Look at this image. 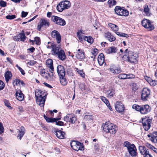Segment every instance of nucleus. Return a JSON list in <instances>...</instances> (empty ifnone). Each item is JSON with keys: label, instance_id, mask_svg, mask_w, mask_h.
I'll use <instances>...</instances> for the list:
<instances>
[{"label": "nucleus", "instance_id": "nucleus-41", "mask_svg": "<svg viewBox=\"0 0 157 157\" xmlns=\"http://www.w3.org/2000/svg\"><path fill=\"white\" fill-rule=\"evenodd\" d=\"M144 10L147 15L149 16L150 15L149 9L147 5H145L144 6Z\"/></svg>", "mask_w": 157, "mask_h": 157}, {"label": "nucleus", "instance_id": "nucleus-13", "mask_svg": "<svg viewBox=\"0 0 157 157\" xmlns=\"http://www.w3.org/2000/svg\"><path fill=\"white\" fill-rule=\"evenodd\" d=\"M150 95V90L147 88H143L141 94V99L143 101H146Z\"/></svg>", "mask_w": 157, "mask_h": 157}, {"label": "nucleus", "instance_id": "nucleus-12", "mask_svg": "<svg viewBox=\"0 0 157 157\" xmlns=\"http://www.w3.org/2000/svg\"><path fill=\"white\" fill-rule=\"evenodd\" d=\"M64 121L67 122H69L71 124H74L77 121L76 117L72 114H68L64 117Z\"/></svg>", "mask_w": 157, "mask_h": 157}, {"label": "nucleus", "instance_id": "nucleus-8", "mask_svg": "<svg viewBox=\"0 0 157 157\" xmlns=\"http://www.w3.org/2000/svg\"><path fill=\"white\" fill-rule=\"evenodd\" d=\"M114 11L118 15L127 16L129 15V12L127 10L123 9L120 6H116Z\"/></svg>", "mask_w": 157, "mask_h": 157}, {"label": "nucleus", "instance_id": "nucleus-62", "mask_svg": "<svg viewBox=\"0 0 157 157\" xmlns=\"http://www.w3.org/2000/svg\"><path fill=\"white\" fill-rule=\"evenodd\" d=\"M157 84V81L156 80H153L152 79L151 80L150 84L152 86H155Z\"/></svg>", "mask_w": 157, "mask_h": 157}, {"label": "nucleus", "instance_id": "nucleus-23", "mask_svg": "<svg viewBox=\"0 0 157 157\" xmlns=\"http://www.w3.org/2000/svg\"><path fill=\"white\" fill-rule=\"evenodd\" d=\"M78 52L76 55V57L79 59H82L85 58L84 52L81 49L78 50Z\"/></svg>", "mask_w": 157, "mask_h": 157}, {"label": "nucleus", "instance_id": "nucleus-54", "mask_svg": "<svg viewBox=\"0 0 157 157\" xmlns=\"http://www.w3.org/2000/svg\"><path fill=\"white\" fill-rule=\"evenodd\" d=\"M132 89L134 90H136L138 88V86L137 84L136 83H133L132 84Z\"/></svg>", "mask_w": 157, "mask_h": 157}, {"label": "nucleus", "instance_id": "nucleus-57", "mask_svg": "<svg viewBox=\"0 0 157 157\" xmlns=\"http://www.w3.org/2000/svg\"><path fill=\"white\" fill-rule=\"evenodd\" d=\"M4 131V129L2 124L0 122V134L2 133Z\"/></svg>", "mask_w": 157, "mask_h": 157}, {"label": "nucleus", "instance_id": "nucleus-56", "mask_svg": "<svg viewBox=\"0 0 157 157\" xmlns=\"http://www.w3.org/2000/svg\"><path fill=\"white\" fill-rule=\"evenodd\" d=\"M5 85L2 81L0 80V90H2L4 88Z\"/></svg>", "mask_w": 157, "mask_h": 157}, {"label": "nucleus", "instance_id": "nucleus-59", "mask_svg": "<svg viewBox=\"0 0 157 157\" xmlns=\"http://www.w3.org/2000/svg\"><path fill=\"white\" fill-rule=\"evenodd\" d=\"M6 3L3 1H1L0 2V6L2 7H5L6 6Z\"/></svg>", "mask_w": 157, "mask_h": 157}, {"label": "nucleus", "instance_id": "nucleus-14", "mask_svg": "<svg viewBox=\"0 0 157 157\" xmlns=\"http://www.w3.org/2000/svg\"><path fill=\"white\" fill-rule=\"evenodd\" d=\"M57 44L56 43H53L52 45V52L53 55L56 56V54L58 53L60 50V44Z\"/></svg>", "mask_w": 157, "mask_h": 157}, {"label": "nucleus", "instance_id": "nucleus-24", "mask_svg": "<svg viewBox=\"0 0 157 157\" xmlns=\"http://www.w3.org/2000/svg\"><path fill=\"white\" fill-rule=\"evenodd\" d=\"M25 128L23 126L21 127L20 129L18 135L17 136V138L21 140L22 137L25 134Z\"/></svg>", "mask_w": 157, "mask_h": 157}, {"label": "nucleus", "instance_id": "nucleus-4", "mask_svg": "<svg viewBox=\"0 0 157 157\" xmlns=\"http://www.w3.org/2000/svg\"><path fill=\"white\" fill-rule=\"evenodd\" d=\"M124 146L126 147L129 153L132 157H135L137 155L136 149L133 144H131L130 143L126 141L124 142Z\"/></svg>", "mask_w": 157, "mask_h": 157}, {"label": "nucleus", "instance_id": "nucleus-61", "mask_svg": "<svg viewBox=\"0 0 157 157\" xmlns=\"http://www.w3.org/2000/svg\"><path fill=\"white\" fill-rule=\"evenodd\" d=\"M115 68V73L116 74L120 73L121 72V70L120 68L116 67Z\"/></svg>", "mask_w": 157, "mask_h": 157}, {"label": "nucleus", "instance_id": "nucleus-7", "mask_svg": "<svg viewBox=\"0 0 157 157\" xmlns=\"http://www.w3.org/2000/svg\"><path fill=\"white\" fill-rule=\"evenodd\" d=\"M70 145L72 148L76 151L79 150L83 151L84 149L83 144L78 141L73 140L70 143Z\"/></svg>", "mask_w": 157, "mask_h": 157}, {"label": "nucleus", "instance_id": "nucleus-11", "mask_svg": "<svg viewBox=\"0 0 157 157\" xmlns=\"http://www.w3.org/2000/svg\"><path fill=\"white\" fill-rule=\"evenodd\" d=\"M142 24L143 26L149 30L151 31L154 28V26L151 24L149 20L147 19H144L142 21Z\"/></svg>", "mask_w": 157, "mask_h": 157}, {"label": "nucleus", "instance_id": "nucleus-6", "mask_svg": "<svg viewBox=\"0 0 157 157\" xmlns=\"http://www.w3.org/2000/svg\"><path fill=\"white\" fill-rule=\"evenodd\" d=\"M142 123L143 127L145 131H148L150 128L152 120L148 116L143 117L142 119Z\"/></svg>", "mask_w": 157, "mask_h": 157}, {"label": "nucleus", "instance_id": "nucleus-47", "mask_svg": "<svg viewBox=\"0 0 157 157\" xmlns=\"http://www.w3.org/2000/svg\"><path fill=\"white\" fill-rule=\"evenodd\" d=\"M56 119V118H52L48 117L46 120L48 122H54Z\"/></svg>", "mask_w": 157, "mask_h": 157}, {"label": "nucleus", "instance_id": "nucleus-33", "mask_svg": "<svg viewBox=\"0 0 157 157\" xmlns=\"http://www.w3.org/2000/svg\"><path fill=\"white\" fill-rule=\"evenodd\" d=\"M12 76V75L10 71H7L5 73V77L6 81L7 82H8Z\"/></svg>", "mask_w": 157, "mask_h": 157}, {"label": "nucleus", "instance_id": "nucleus-46", "mask_svg": "<svg viewBox=\"0 0 157 157\" xmlns=\"http://www.w3.org/2000/svg\"><path fill=\"white\" fill-rule=\"evenodd\" d=\"M92 119V116L91 115H85L84 117V119L85 121H90Z\"/></svg>", "mask_w": 157, "mask_h": 157}, {"label": "nucleus", "instance_id": "nucleus-22", "mask_svg": "<svg viewBox=\"0 0 157 157\" xmlns=\"http://www.w3.org/2000/svg\"><path fill=\"white\" fill-rule=\"evenodd\" d=\"M15 95L16 98L20 101H21L24 99V95L20 90H18L16 92Z\"/></svg>", "mask_w": 157, "mask_h": 157}, {"label": "nucleus", "instance_id": "nucleus-32", "mask_svg": "<svg viewBox=\"0 0 157 157\" xmlns=\"http://www.w3.org/2000/svg\"><path fill=\"white\" fill-rule=\"evenodd\" d=\"M139 150L140 153L143 155L146 153H147V151H148V149L146 148L145 147L141 146H139Z\"/></svg>", "mask_w": 157, "mask_h": 157}, {"label": "nucleus", "instance_id": "nucleus-21", "mask_svg": "<svg viewBox=\"0 0 157 157\" xmlns=\"http://www.w3.org/2000/svg\"><path fill=\"white\" fill-rule=\"evenodd\" d=\"M56 56H57L59 59L62 61L64 60L66 58L65 52L62 49L60 50Z\"/></svg>", "mask_w": 157, "mask_h": 157}, {"label": "nucleus", "instance_id": "nucleus-37", "mask_svg": "<svg viewBox=\"0 0 157 157\" xmlns=\"http://www.w3.org/2000/svg\"><path fill=\"white\" fill-rule=\"evenodd\" d=\"M65 76L61 77V76H59L60 81L61 84L63 86L66 85L67 84V81L66 79L64 78Z\"/></svg>", "mask_w": 157, "mask_h": 157}, {"label": "nucleus", "instance_id": "nucleus-63", "mask_svg": "<svg viewBox=\"0 0 157 157\" xmlns=\"http://www.w3.org/2000/svg\"><path fill=\"white\" fill-rule=\"evenodd\" d=\"M144 157H152V156L149 153V152L148 151L147 153H146L144 155Z\"/></svg>", "mask_w": 157, "mask_h": 157}, {"label": "nucleus", "instance_id": "nucleus-64", "mask_svg": "<svg viewBox=\"0 0 157 157\" xmlns=\"http://www.w3.org/2000/svg\"><path fill=\"white\" fill-rule=\"evenodd\" d=\"M145 78L147 80V81L150 84L151 80H152L151 78L146 76L145 77Z\"/></svg>", "mask_w": 157, "mask_h": 157}, {"label": "nucleus", "instance_id": "nucleus-44", "mask_svg": "<svg viewBox=\"0 0 157 157\" xmlns=\"http://www.w3.org/2000/svg\"><path fill=\"white\" fill-rule=\"evenodd\" d=\"M15 67L17 68L22 75H24L25 74L24 70L19 67L18 64H16Z\"/></svg>", "mask_w": 157, "mask_h": 157}, {"label": "nucleus", "instance_id": "nucleus-55", "mask_svg": "<svg viewBox=\"0 0 157 157\" xmlns=\"http://www.w3.org/2000/svg\"><path fill=\"white\" fill-rule=\"evenodd\" d=\"M34 41L35 42L36 44L37 45L40 44V37H35Z\"/></svg>", "mask_w": 157, "mask_h": 157}, {"label": "nucleus", "instance_id": "nucleus-16", "mask_svg": "<svg viewBox=\"0 0 157 157\" xmlns=\"http://www.w3.org/2000/svg\"><path fill=\"white\" fill-rule=\"evenodd\" d=\"M26 38L24 33H20L14 36L13 39L14 41L24 42Z\"/></svg>", "mask_w": 157, "mask_h": 157}, {"label": "nucleus", "instance_id": "nucleus-38", "mask_svg": "<svg viewBox=\"0 0 157 157\" xmlns=\"http://www.w3.org/2000/svg\"><path fill=\"white\" fill-rule=\"evenodd\" d=\"M117 50L116 48L112 46L110 47L108 49V53H115L117 52Z\"/></svg>", "mask_w": 157, "mask_h": 157}, {"label": "nucleus", "instance_id": "nucleus-50", "mask_svg": "<svg viewBox=\"0 0 157 157\" xmlns=\"http://www.w3.org/2000/svg\"><path fill=\"white\" fill-rule=\"evenodd\" d=\"M126 77H127L126 79L133 78L135 77L134 75L132 74H126Z\"/></svg>", "mask_w": 157, "mask_h": 157}, {"label": "nucleus", "instance_id": "nucleus-15", "mask_svg": "<svg viewBox=\"0 0 157 157\" xmlns=\"http://www.w3.org/2000/svg\"><path fill=\"white\" fill-rule=\"evenodd\" d=\"M47 94L46 93L43 97H36V101L37 104L41 107H44L46 98Z\"/></svg>", "mask_w": 157, "mask_h": 157}, {"label": "nucleus", "instance_id": "nucleus-1", "mask_svg": "<svg viewBox=\"0 0 157 157\" xmlns=\"http://www.w3.org/2000/svg\"><path fill=\"white\" fill-rule=\"evenodd\" d=\"M124 54L123 56V59L125 61H128L131 63H137L138 56L134 52L129 51L126 49L124 51Z\"/></svg>", "mask_w": 157, "mask_h": 157}, {"label": "nucleus", "instance_id": "nucleus-2", "mask_svg": "<svg viewBox=\"0 0 157 157\" xmlns=\"http://www.w3.org/2000/svg\"><path fill=\"white\" fill-rule=\"evenodd\" d=\"M132 107V109L140 112L143 114H147L151 111V107L147 104L141 105L134 104L133 105Z\"/></svg>", "mask_w": 157, "mask_h": 157}, {"label": "nucleus", "instance_id": "nucleus-29", "mask_svg": "<svg viewBox=\"0 0 157 157\" xmlns=\"http://www.w3.org/2000/svg\"><path fill=\"white\" fill-rule=\"evenodd\" d=\"M35 97H43L47 93L45 91H43L41 90H38L37 92L36 91L35 92Z\"/></svg>", "mask_w": 157, "mask_h": 157}, {"label": "nucleus", "instance_id": "nucleus-58", "mask_svg": "<svg viewBox=\"0 0 157 157\" xmlns=\"http://www.w3.org/2000/svg\"><path fill=\"white\" fill-rule=\"evenodd\" d=\"M98 52V50L96 49L95 48L93 50H92L91 52L92 54L94 56H96L97 55Z\"/></svg>", "mask_w": 157, "mask_h": 157}, {"label": "nucleus", "instance_id": "nucleus-28", "mask_svg": "<svg viewBox=\"0 0 157 157\" xmlns=\"http://www.w3.org/2000/svg\"><path fill=\"white\" fill-rule=\"evenodd\" d=\"M100 98L102 101L106 104L110 110L111 111H112V108L110 105L109 102L107 98L103 96H101Z\"/></svg>", "mask_w": 157, "mask_h": 157}, {"label": "nucleus", "instance_id": "nucleus-3", "mask_svg": "<svg viewBox=\"0 0 157 157\" xmlns=\"http://www.w3.org/2000/svg\"><path fill=\"white\" fill-rule=\"evenodd\" d=\"M103 127L104 132L113 134L116 133L118 129V128L116 125L109 121L105 122L104 125H103Z\"/></svg>", "mask_w": 157, "mask_h": 157}, {"label": "nucleus", "instance_id": "nucleus-20", "mask_svg": "<svg viewBox=\"0 0 157 157\" xmlns=\"http://www.w3.org/2000/svg\"><path fill=\"white\" fill-rule=\"evenodd\" d=\"M147 136L149 138H150V139L151 141L154 143H157V132H153L152 133H150L148 134Z\"/></svg>", "mask_w": 157, "mask_h": 157}, {"label": "nucleus", "instance_id": "nucleus-51", "mask_svg": "<svg viewBox=\"0 0 157 157\" xmlns=\"http://www.w3.org/2000/svg\"><path fill=\"white\" fill-rule=\"evenodd\" d=\"M16 17L15 15H8L6 16V18L8 19L12 20L15 18Z\"/></svg>", "mask_w": 157, "mask_h": 157}, {"label": "nucleus", "instance_id": "nucleus-52", "mask_svg": "<svg viewBox=\"0 0 157 157\" xmlns=\"http://www.w3.org/2000/svg\"><path fill=\"white\" fill-rule=\"evenodd\" d=\"M36 63V61H35L34 60H30L29 62H28L27 64L28 65L32 66L34 65Z\"/></svg>", "mask_w": 157, "mask_h": 157}, {"label": "nucleus", "instance_id": "nucleus-27", "mask_svg": "<svg viewBox=\"0 0 157 157\" xmlns=\"http://www.w3.org/2000/svg\"><path fill=\"white\" fill-rule=\"evenodd\" d=\"M98 62L100 66H102L105 62V56L103 53H101L98 57Z\"/></svg>", "mask_w": 157, "mask_h": 157}, {"label": "nucleus", "instance_id": "nucleus-48", "mask_svg": "<svg viewBox=\"0 0 157 157\" xmlns=\"http://www.w3.org/2000/svg\"><path fill=\"white\" fill-rule=\"evenodd\" d=\"M147 146L149 148L155 152L157 154V148H155L154 147L150 144H148Z\"/></svg>", "mask_w": 157, "mask_h": 157}, {"label": "nucleus", "instance_id": "nucleus-60", "mask_svg": "<svg viewBox=\"0 0 157 157\" xmlns=\"http://www.w3.org/2000/svg\"><path fill=\"white\" fill-rule=\"evenodd\" d=\"M21 82V80L19 79H15V80L13 82V83L14 84V83H15V84L14 85H20V82Z\"/></svg>", "mask_w": 157, "mask_h": 157}, {"label": "nucleus", "instance_id": "nucleus-26", "mask_svg": "<svg viewBox=\"0 0 157 157\" xmlns=\"http://www.w3.org/2000/svg\"><path fill=\"white\" fill-rule=\"evenodd\" d=\"M57 138L59 139H63L64 138L65 133L61 130H57L55 132Z\"/></svg>", "mask_w": 157, "mask_h": 157}, {"label": "nucleus", "instance_id": "nucleus-35", "mask_svg": "<svg viewBox=\"0 0 157 157\" xmlns=\"http://www.w3.org/2000/svg\"><path fill=\"white\" fill-rule=\"evenodd\" d=\"M84 39L87 41L88 43L91 44H92L94 42V39L92 37L90 36H83Z\"/></svg>", "mask_w": 157, "mask_h": 157}, {"label": "nucleus", "instance_id": "nucleus-18", "mask_svg": "<svg viewBox=\"0 0 157 157\" xmlns=\"http://www.w3.org/2000/svg\"><path fill=\"white\" fill-rule=\"evenodd\" d=\"M57 71L59 76L61 77L65 76V71L63 66L61 65H59L57 67Z\"/></svg>", "mask_w": 157, "mask_h": 157}, {"label": "nucleus", "instance_id": "nucleus-49", "mask_svg": "<svg viewBox=\"0 0 157 157\" xmlns=\"http://www.w3.org/2000/svg\"><path fill=\"white\" fill-rule=\"evenodd\" d=\"M108 3L110 6L115 5L116 2L114 0H109L108 1Z\"/></svg>", "mask_w": 157, "mask_h": 157}, {"label": "nucleus", "instance_id": "nucleus-9", "mask_svg": "<svg viewBox=\"0 0 157 157\" xmlns=\"http://www.w3.org/2000/svg\"><path fill=\"white\" fill-rule=\"evenodd\" d=\"M51 20L55 23L58 25L64 26L66 24V22L63 19L58 16H52Z\"/></svg>", "mask_w": 157, "mask_h": 157}, {"label": "nucleus", "instance_id": "nucleus-34", "mask_svg": "<svg viewBox=\"0 0 157 157\" xmlns=\"http://www.w3.org/2000/svg\"><path fill=\"white\" fill-rule=\"evenodd\" d=\"M79 86L82 91H85V92H88L89 90V89L87 88V86L85 85V84L84 83L80 84Z\"/></svg>", "mask_w": 157, "mask_h": 157}, {"label": "nucleus", "instance_id": "nucleus-45", "mask_svg": "<svg viewBox=\"0 0 157 157\" xmlns=\"http://www.w3.org/2000/svg\"><path fill=\"white\" fill-rule=\"evenodd\" d=\"M126 74H121L119 75L118 76V77L120 79H126L127 78L126 77Z\"/></svg>", "mask_w": 157, "mask_h": 157}, {"label": "nucleus", "instance_id": "nucleus-31", "mask_svg": "<svg viewBox=\"0 0 157 157\" xmlns=\"http://www.w3.org/2000/svg\"><path fill=\"white\" fill-rule=\"evenodd\" d=\"M115 89L113 88H111L107 90L106 92L107 97L110 98L113 97L115 94Z\"/></svg>", "mask_w": 157, "mask_h": 157}, {"label": "nucleus", "instance_id": "nucleus-10", "mask_svg": "<svg viewBox=\"0 0 157 157\" xmlns=\"http://www.w3.org/2000/svg\"><path fill=\"white\" fill-rule=\"evenodd\" d=\"M46 64L48 67L49 68V71L51 74H48L49 77H53L54 76V68L53 66L52 60L51 59H48L46 61Z\"/></svg>", "mask_w": 157, "mask_h": 157}, {"label": "nucleus", "instance_id": "nucleus-42", "mask_svg": "<svg viewBox=\"0 0 157 157\" xmlns=\"http://www.w3.org/2000/svg\"><path fill=\"white\" fill-rule=\"evenodd\" d=\"M76 71L82 77L84 78L85 76V74L82 70H80L78 68H76Z\"/></svg>", "mask_w": 157, "mask_h": 157}, {"label": "nucleus", "instance_id": "nucleus-17", "mask_svg": "<svg viewBox=\"0 0 157 157\" xmlns=\"http://www.w3.org/2000/svg\"><path fill=\"white\" fill-rule=\"evenodd\" d=\"M52 36L53 38H56L57 43L59 44L61 42V36L59 33L56 30H53L51 33Z\"/></svg>", "mask_w": 157, "mask_h": 157}, {"label": "nucleus", "instance_id": "nucleus-30", "mask_svg": "<svg viewBox=\"0 0 157 157\" xmlns=\"http://www.w3.org/2000/svg\"><path fill=\"white\" fill-rule=\"evenodd\" d=\"M40 22L43 26L49 27L50 25L48 21L45 18H41L40 20Z\"/></svg>", "mask_w": 157, "mask_h": 157}, {"label": "nucleus", "instance_id": "nucleus-36", "mask_svg": "<svg viewBox=\"0 0 157 157\" xmlns=\"http://www.w3.org/2000/svg\"><path fill=\"white\" fill-rule=\"evenodd\" d=\"M108 25L114 32L117 31L118 30V27L116 25L112 23H109Z\"/></svg>", "mask_w": 157, "mask_h": 157}, {"label": "nucleus", "instance_id": "nucleus-39", "mask_svg": "<svg viewBox=\"0 0 157 157\" xmlns=\"http://www.w3.org/2000/svg\"><path fill=\"white\" fill-rule=\"evenodd\" d=\"M116 33L117 35H118L119 36H122V37H128V34H125L124 33H121L120 32H118L117 31L115 32Z\"/></svg>", "mask_w": 157, "mask_h": 157}, {"label": "nucleus", "instance_id": "nucleus-43", "mask_svg": "<svg viewBox=\"0 0 157 157\" xmlns=\"http://www.w3.org/2000/svg\"><path fill=\"white\" fill-rule=\"evenodd\" d=\"M56 121L55 122H56V124L58 125L61 126L63 125V122L62 121H58V120H60L61 119L60 118H56Z\"/></svg>", "mask_w": 157, "mask_h": 157}, {"label": "nucleus", "instance_id": "nucleus-25", "mask_svg": "<svg viewBox=\"0 0 157 157\" xmlns=\"http://www.w3.org/2000/svg\"><path fill=\"white\" fill-rule=\"evenodd\" d=\"M105 36L110 42L116 40L115 37L112 35L111 33L109 32L105 33Z\"/></svg>", "mask_w": 157, "mask_h": 157}, {"label": "nucleus", "instance_id": "nucleus-19", "mask_svg": "<svg viewBox=\"0 0 157 157\" xmlns=\"http://www.w3.org/2000/svg\"><path fill=\"white\" fill-rule=\"evenodd\" d=\"M115 107L116 110L119 113L123 112L124 109V105L121 102L119 101L116 102L115 105Z\"/></svg>", "mask_w": 157, "mask_h": 157}, {"label": "nucleus", "instance_id": "nucleus-53", "mask_svg": "<svg viewBox=\"0 0 157 157\" xmlns=\"http://www.w3.org/2000/svg\"><path fill=\"white\" fill-rule=\"evenodd\" d=\"M94 149L95 151L98 152L99 149V146L98 144L95 143L94 145Z\"/></svg>", "mask_w": 157, "mask_h": 157}, {"label": "nucleus", "instance_id": "nucleus-5", "mask_svg": "<svg viewBox=\"0 0 157 157\" xmlns=\"http://www.w3.org/2000/svg\"><path fill=\"white\" fill-rule=\"evenodd\" d=\"M71 6L70 2L68 1H64L59 2L57 5L56 9L59 12H62L65 9H68Z\"/></svg>", "mask_w": 157, "mask_h": 157}, {"label": "nucleus", "instance_id": "nucleus-40", "mask_svg": "<svg viewBox=\"0 0 157 157\" xmlns=\"http://www.w3.org/2000/svg\"><path fill=\"white\" fill-rule=\"evenodd\" d=\"M3 101L5 105L6 106H7L10 109H12V107H11L10 105V104L8 100L6 99H4L3 100Z\"/></svg>", "mask_w": 157, "mask_h": 157}]
</instances>
